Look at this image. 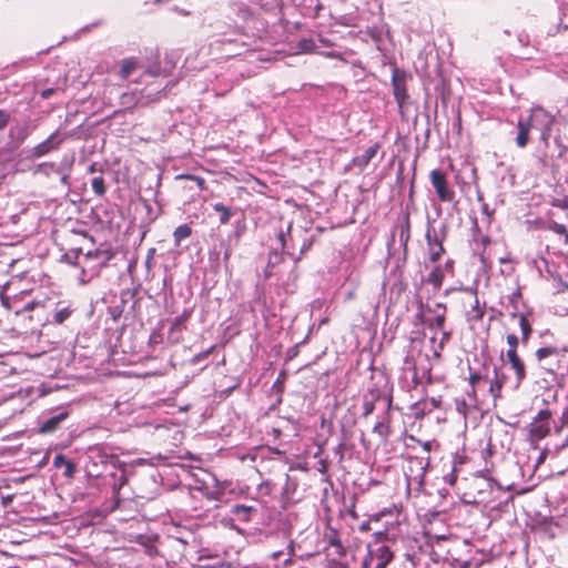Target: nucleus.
Here are the masks:
<instances>
[{
	"label": "nucleus",
	"mask_w": 568,
	"mask_h": 568,
	"mask_svg": "<svg viewBox=\"0 0 568 568\" xmlns=\"http://www.w3.org/2000/svg\"><path fill=\"white\" fill-rule=\"evenodd\" d=\"M555 119L544 109L531 110L529 115L520 116L517 122L516 145L520 149L527 146L529 133L532 128L540 129V140L547 146L552 131Z\"/></svg>",
	"instance_id": "obj_1"
},
{
	"label": "nucleus",
	"mask_w": 568,
	"mask_h": 568,
	"mask_svg": "<svg viewBox=\"0 0 568 568\" xmlns=\"http://www.w3.org/2000/svg\"><path fill=\"white\" fill-rule=\"evenodd\" d=\"M445 294H452V306L467 322L476 323L483 320L485 307L480 306L477 291L469 287L450 288Z\"/></svg>",
	"instance_id": "obj_2"
},
{
	"label": "nucleus",
	"mask_w": 568,
	"mask_h": 568,
	"mask_svg": "<svg viewBox=\"0 0 568 568\" xmlns=\"http://www.w3.org/2000/svg\"><path fill=\"white\" fill-rule=\"evenodd\" d=\"M468 383L470 390L467 392V395L478 405L491 400L493 405L496 406L497 402L503 398V394L494 376L489 378L488 375H483L479 371H471L469 373Z\"/></svg>",
	"instance_id": "obj_3"
},
{
	"label": "nucleus",
	"mask_w": 568,
	"mask_h": 568,
	"mask_svg": "<svg viewBox=\"0 0 568 568\" xmlns=\"http://www.w3.org/2000/svg\"><path fill=\"white\" fill-rule=\"evenodd\" d=\"M278 240L282 250L296 260H300L313 245V236L310 235L308 230L293 229L291 223L287 225L286 233L284 231L278 233Z\"/></svg>",
	"instance_id": "obj_4"
},
{
	"label": "nucleus",
	"mask_w": 568,
	"mask_h": 568,
	"mask_svg": "<svg viewBox=\"0 0 568 568\" xmlns=\"http://www.w3.org/2000/svg\"><path fill=\"white\" fill-rule=\"evenodd\" d=\"M552 413L550 409L545 408L537 413L531 423L528 425V440L530 444L546 438L551 432Z\"/></svg>",
	"instance_id": "obj_5"
},
{
	"label": "nucleus",
	"mask_w": 568,
	"mask_h": 568,
	"mask_svg": "<svg viewBox=\"0 0 568 568\" xmlns=\"http://www.w3.org/2000/svg\"><path fill=\"white\" fill-rule=\"evenodd\" d=\"M429 180L440 202L452 203L455 201V191L450 186L447 174L444 171L439 169L432 170L429 172Z\"/></svg>",
	"instance_id": "obj_6"
},
{
	"label": "nucleus",
	"mask_w": 568,
	"mask_h": 568,
	"mask_svg": "<svg viewBox=\"0 0 568 568\" xmlns=\"http://www.w3.org/2000/svg\"><path fill=\"white\" fill-rule=\"evenodd\" d=\"M394 559V552L386 545H379L374 549H368V552L363 558L361 568H371L372 564L376 561L375 568H386Z\"/></svg>",
	"instance_id": "obj_7"
},
{
	"label": "nucleus",
	"mask_w": 568,
	"mask_h": 568,
	"mask_svg": "<svg viewBox=\"0 0 568 568\" xmlns=\"http://www.w3.org/2000/svg\"><path fill=\"white\" fill-rule=\"evenodd\" d=\"M113 256L114 253L109 248L89 250L83 254V264L92 271L99 272L109 264Z\"/></svg>",
	"instance_id": "obj_8"
},
{
	"label": "nucleus",
	"mask_w": 568,
	"mask_h": 568,
	"mask_svg": "<svg viewBox=\"0 0 568 568\" xmlns=\"http://www.w3.org/2000/svg\"><path fill=\"white\" fill-rule=\"evenodd\" d=\"M193 314V308H185L183 312L172 320L168 339L171 344H179L183 339V332L187 328V322Z\"/></svg>",
	"instance_id": "obj_9"
},
{
	"label": "nucleus",
	"mask_w": 568,
	"mask_h": 568,
	"mask_svg": "<svg viewBox=\"0 0 568 568\" xmlns=\"http://www.w3.org/2000/svg\"><path fill=\"white\" fill-rule=\"evenodd\" d=\"M392 87L393 94L398 104V108L402 110L409 99L407 88H406V73L398 68L393 70L392 74Z\"/></svg>",
	"instance_id": "obj_10"
},
{
	"label": "nucleus",
	"mask_w": 568,
	"mask_h": 568,
	"mask_svg": "<svg viewBox=\"0 0 568 568\" xmlns=\"http://www.w3.org/2000/svg\"><path fill=\"white\" fill-rule=\"evenodd\" d=\"M425 239L427 242L428 257L432 263L438 262L445 253L443 245L444 236H439L435 227L429 226L426 231Z\"/></svg>",
	"instance_id": "obj_11"
},
{
	"label": "nucleus",
	"mask_w": 568,
	"mask_h": 568,
	"mask_svg": "<svg viewBox=\"0 0 568 568\" xmlns=\"http://www.w3.org/2000/svg\"><path fill=\"white\" fill-rule=\"evenodd\" d=\"M63 142V138H59V132L55 131L48 136L44 141L37 144L30 150V159H38L58 150Z\"/></svg>",
	"instance_id": "obj_12"
},
{
	"label": "nucleus",
	"mask_w": 568,
	"mask_h": 568,
	"mask_svg": "<svg viewBox=\"0 0 568 568\" xmlns=\"http://www.w3.org/2000/svg\"><path fill=\"white\" fill-rule=\"evenodd\" d=\"M20 302H21V298L18 295L13 296L12 298H10V297L2 298L3 306L7 310L12 311L16 315H20L21 313H24V312H31L39 307L44 308V306H45L44 302L37 301V300L26 302L22 305H20Z\"/></svg>",
	"instance_id": "obj_13"
},
{
	"label": "nucleus",
	"mask_w": 568,
	"mask_h": 568,
	"mask_svg": "<svg viewBox=\"0 0 568 568\" xmlns=\"http://www.w3.org/2000/svg\"><path fill=\"white\" fill-rule=\"evenodd\" d=\"M509 368L514 372V385L521 386L523 382L527 376L526 364L518 353L511 352L510 355H506Z\"/></svg>",
	"instance_id": "obj_14"
},
{
	"label": "nucleus",
	"mask_w": 568,
	"mask_h": 568,
	"mask_svg": "<svg viewBox=\"0 0 568 568\" xmlns=\"http://www.w3.org/2000/svg\"><path fill=\"white\" fill-rule=\"evenodd\" d=\"M536 358L538 359L540 367L549 373H555V367L548 366L546 359L552 357H559V349L555 346H545L540 347L535 353Z\"/></svg>",
	"instance_id": "obj_15"
},
{
	"label": "nucleus",
	"mask_w": 568,
	"mask_h": 568,
	"mask_svg": "<svg viewBox=\"0 0 568 568\" xmlns=\"http://www.w3.org/2000/svg\"><path fill=\"white\" fill-rule=\"evenodd\" d=\"M493 376L496 379L497 385L501 393H503L504 388L509 392H517L520 387V386L514 385V383H513L514 377L508 376L501 367L495 366L494 371H493Z\"/></svg>",
	"instance_id": "obj_16"
},
{
	"label": "nucleus",
	"mask_w": 568,
	"mask_h": 568,
	"mask_svg": "<svg viewBox=\"0 0 568 568\" xmlns=\"http://www.w3.org/2000/svg\"><path fill=\"white\" fill-rule=\"evenodd\" d=\"M29 136V130L27 126H16L11 128L9 131V150L13 151L14 149L19 148L23 144V142Z\"/></svg>",
	"instance_id": "obj_17"
},
{
	"label": "nucleus",
	"mask_w": 568,
	"mask_h": 568,
	"mask_svg": "<svg viewBox=\"0 0 568 568\" xmlns=\"http://www.w3.org/2000/svg\"><path fill=\"white\" fill-rule=\"evenodd\" d=\"M69 417V412L63 410L60 414L48 418L39 427L40 434L53 433L58 429L59 425Z\"/></svg>",
	"instance_id": "obj_18"
},
{
	"label": "nucleus",
	"mask_w": 568,
	"mask_h": 568,
	"mask_svg": "<svg viewBox=\"0 0 568 568\" xmlns=\"http://www.w3.org/2000/svg\"><path fill=\"white\" fill-rule=\"evenodd\" d=\"M381 398V390L377 387L369 388L367 393L364 395V402H363V416L367 417L369 416L374 409L375 404Z\"/></svg>",
	"instance_id": "obj_19"
},
{
	"label": "nucleus",
	"mask_w": 568,
	"mask_h": 568,
	"mask_svg": "<svg viewBox=\"0 0 568 568\" xmlns=\"http://www.w3.org/2000/svg\"><path fill=\"white\" fill-rule=\"evenodd\" d=\"M379 148H381L379 143H374L364 152V154L355 156L352 160L353 165L361 170L366 168L369 164V162L372 161V159L376 156Z\"/></svg>",
	"instance_id": "obj_20"
},
{
	"label": "nucleus",
	"mask_w": 568,
	"mask_h": 568,
	"mask_svg": "<svg viewBox=\"0 0 568 568\" xmlns=\"http://www.w3.org/2000/svg\"><path fill=\"white\" fill-rule=\"evenodd\" d=\"M408 460H409V466H408V471H406V476L408 478L412 477L413 465H414L418 469V474L414 477V479L415 480L417 479V480L422 481L424 476H425L427 466H428V458L423 459V458H419V457H409Z\"/></svg>",
	"instance_id": "obj_21"
},
{
	"label": "nucleus",
	"mask_w": 568,
	"mask_h": 568,
	"mask_svg": "<svg viewBox=\"0 0 568 568\" xmlns=\"http://www.w3.org/2000/svg\"><path fill=\"white\" fill-rule=\"evenodd\" d=\"M445 280V271L444 267L439 264L435 265L425 282L434 287V290L438 291L443 282Z\"/></svg>",
	"instance_id": "obj_22"
},
{
	"label": "nucleus",
	"mask_w": 568,
	"mask_h": 568,
	"mask_svg": "<svg viewBox=\"0 0 568 568\" xmlns=\"http://www.w3.org/2000/svg\"><path fill=\"white\" fill-rule=\"evenodd\" d=\"M73 308L70 304H65L64 302H59L57 304V308L53 313V320L52 322L57 325L63 324L72 314Z\"/></svg>",
	"instance_id": "obj_23"
},
{
	"label": "nucleus",
	"mask_w": 568,
	"mask_h": 568,
	"mask_svg": "<svg viewBox=\"0 0 568 568\" xmlns=\"http://www.w3.org/2000/svg\"><path fill=\"white\" fill-rule=\"evenodd\" d=\"M325 539L331 547L335 548V552L337 556L343 557L346 555L345 547L343 546L339 534L335 529H329L325 532Z\"/></svg>",
	"instance_id": "obj_24"
},
{
	"label": "nucleus",
	"mask_w": 568,
	"mask_h": 568,
	"mask_svg": "<svg viewBox=\"0 0 568 568\" xmlns=\"http://www.w3.org/2000/svg\"><path fill=\"white\" fill-rule=\"evenodd\" d=\"M513 318H518L519 327L521 331V341L524 344H527V342L530 338V335L532 333V326L527 318V316L523 313H511Z\"/></svg>",
	"instance_id": "obj_25"
},
{
	"label": "nucleus",
	"mask_w": 568,
	"mask_h": 568,
	"mask_svg": "<svg viewBox=\"0 0 568 568\" xmlns=\"http://www.w3.org/2000/svg\"><path fill=\"white\" fill-rule=\"evenodd\" d=\"M53 466L57 468L64 467V476L68 478H72L77 471L74 463L67 459L63 454L54 456Z\"/></svg>",
	"instance_id": "obj_26"
},
{
	"label": "nucleus",
	"mask_w": 568,
	"mask_h": 568,
	"mask_svg": "<svg viewBox=\"0 0 568 568\" xmlns=\"http://www.w3.org/2000/svg\"><path fill=\"white\" fill-rule=\"evenodd\" d=\"M255 511V508L246 505H234L231 508V514L234 515L241 521H248L251 519L252 513Z\"/></svg>",
	"instance_id": "obj_27"
},
{
	"label": "nucleus",
	"mask_w": 568,
	"mask_h": 568,
	"mask_svg": "<svg viewBox=\"0 0 568 568\" xmlns=\"http://www.w3.org/2000/svg\"><path fill=\"white\" fill-rule=\"evenodd\" d=\"M215 212L220 214V223L225 225L230 222L233 216V211L230 206L224 205L223 203H215L213 205Z\"/></svg>",
	"instance_id": "obj_28"
},
{
	"label": "nucleus",
	"mask_w": 568,
	"mask_h": 568,
	"mask_svg": "<svg viewBox=\"0 0 568 568\" xmlns=\"http://www.w3.org/2000/svg\"><path fill=\"white\" fill-rule=\"evenodd\" d=\"M192 235V229L187 224H182L173 232L174 244L179 246L181 242Z\"/></svg>",
	"instance_id": "obj_29"
},
{
	"label": "nucleus",
	"mask_w": 568,
	"mask_h": 568,
	"mask_svg": "<svg viewBox=\"0 0 568 568\" xmlns=\"http://www.w3.org/2000/svg\"><path fill=\"white\" fill-rule=\"evenodd\" d=\"M138 62L134 58L124 59L121 62L120 77L122 79H128L132 72L136 69Z\"/></svg>",
	"instance_id": "obj_30"
},
{
	"label": "nucleus",
	"mask_w": 568,
	"mask_h": 568,
	"mask_svg": "<svg viewBox=\"0 0 568 568\" xmlns=\"http://www.w3.org/2000/svg\"><path fill=\"white\" fill-rule=\"evenodd\" d=\"M373 432L377 434L383 442H387L392 433L390 425L388 422H378L374 426Z\"/></svg>",
	"instance_id": "obj_31"
},
{
	"label": "nucleus",
	"mask_w": 568,
	"mask_h": 568,
	"mask_svg": "<svg viewBox=\"0 0 568 568\" xmlns=\"http://www.w3.org/2000/svg\"><path fill=\"white\" fill-rule=\"evenodd\" d=\"M436 308H440V313L435 316L430 326H434L437 329H443L446 323V305L443 303H436Z\"/></svg>",
	"instance_id": "obj_32"
},
{
	"label": "nucleus",
	"mask_w": 568,
	"mask_h": 568,
	"mask_svg": "<svg viewBox=\"0 0 568 568\" xmlns=\"http://www.w3.org/2000/svg\"><path fill=\"white\" fill-rule=\"evenodd\" d=\"M547 229L555 232L556 234L565 236V244H568V230L564 224H559L555 221L547 223Z\"/></svg>",
	"instance_id": "obj_33"
},
{
	"label": "nucleus",
	"mask_w": 568,
	"mask_h": 568,
	"mask_svg": "<svg viewBox=\"0 0 568 568\" xmlns=\"http://www.w3.org/2000/svg\"><path fill=\"white\" fill-rule=\"evenodd\" d=\"M91 186H92L93 192L98 196H103L106 193L105 182H104V179L102 176L94 178L92 180Z\"/></svg>",
	"instance_id": "obj_34"
},
{
	"label": "nucleus",
	"mask_w": 568,
	"mask_h": 568,
	"mask_svg": "<svg viewBox=\"0 0 568 568\" xmlns=\"http://www.w3.org/2000/svg\"><path fill=\"white\" fill-rule=\"evenodd\" d=\"M176 179L178 180H189V181L194 182L200 191H203L206 189L205 180L201 176H195V175H191V174H180L176 176Z\"/></svg>",
	"instance_id": "obj_35"
},
{
	"label": "nucleus",
	"mask_w": 568,
	"mask_h": 568,
	"mask_svg": "<svg viewBox=\"0 0 568 568\" xmlns=\"http://www.w3.org/2000/svg\"><path fill=\"white\" fill-rule=\"evenodd\" d=\"M506 339H507V344L509 346L506 355H510L511 352L518 353V351H517L518 349V345H519L518 337L515 334H508Z\"/></svg>",
	"instance_id": "obj_36"
},
{
	"label": "nucleus",
	"mask_w": 568,
	"mask_h": 568,
	"mask_svg": "<svg viewBox=\"0 0 568 568\" xmlns=\"http://www.w3.org/2000/svg\"><path fill=\"white\" fill-rule=\"evenodd\" d=\"M215 348H216V346H215V345H212V346H211L210 348H207L206 351L201 352V353H199V354L194 355V356L191 358V361H190V362H191L192 364H194V365H195V364H199L201 361H203V359L207 358V357H209V356L214 352V349H215Z\"/></svg>",
	"instance_id": "obj_37"
},
{
	"label": "nucleus",
	"mask_w": 568,
	"mask_h": 568,
	"mask_svg": "<svg viewBox=\"0 0 568 568\" xmlns=\"http://www.w3.org/2000/svg\"><path fill=\"white\" fill-rule=\"evenodd\" d=\"M163 341V336H162V333L158 329L155 331H152L150 336H149V345L154 347L155 345H159L161 344Z\"/></svg>",
	"instance_id": "obj_38"
},
{
	"label": "nucleus",
	"mask_w": 568,
	"mask_h": 568,
	"mask_svg": "<svg viewBox=\"0 0 568 568\" xmlns=\"http://www.w3.org/2000/svg\"><path fill=\"white\" fill-rule=\"evenodd\" d=\"M11 120V114L4 109H0V131L4 130Z\"/></svg>",
	"instance_id": "obj_39"
},
{
	"label": "nucleus",
	"mask_w": 568,
	"mask_h": 568,
	"mask_svg": "<svg viewBox=\"0 0 568 568\" xmlns=\"http://www.w3.org/2000/svg\"><path fill=\"white\" fill-rule=\"evenodd\" d=\"M551 205L555 206V207H560V209L568 210V196H562V197L554 199L551 201Z\"/></svg>",
	"instance_id": "obj_40"
},
{
	"label": "nucleus",
	"mask_w": 568,
	"mask_h": 568,
	"mask_svg": "<svg viewBox=\"0 0 568 568\" xmlns=\"http://www.w3.org/2000/svg\"><path fill=\"white\" fill-rule=\"evenodd\" d=\"M568 426V409H566L560 418V425L555 427V433L560 434Z\"/></svg>",
	"instance_id": "obj_41"
},
{
	"label": "nucleus",
	"mask_w": 568,
	"mask_h": 568,
	"mask_svg": "<svg viewBox=\"0 0 568 568\" xmlns=\"http://www.w3.org/2000/svg\"><path fill=\"white\" fill-rule=\"evenodd\" d=\"M314 42L312 40H302L300 42V48L304 51H312L314 49Z\"/></svg>",
	"instance_id": "obj_42"
},
{
	"label": "nucleus",
	"mask_w": 568,
	"mask_h": 568,
	"mask_svg": "<svg viewBox=\"0 0 568 568\" xmlns=\"http://www.w3.org/2000/svg\"><path fill=\"white\" fill-rule=\"evenodd\" d=\"M57 92V89H53V88H49V89H45L41 92V98L42 99H49L51 95H53L54 93Z\"/></svg>",
	"instance_id": "obj_43"
},
{
	"label": "nucleus",
	"mask_w": 568,
	"mask_h": 568,
	"mask_svg": "<svg viewBox=\"0 0 568 568\" xmlns=\"http://www.w3.org/2000/svg\"><path fill=\"white\" fill-rule=\"evenodd\" d=\"M547 456H548V449H542L538 457L537 465L542 464L546 460Z\"/></svg>",
	"instance_id": "obj_44"
},
{
	"label": "nucleus",
	"mask_w": 568,
	"mask_h": 568,
	"mask_svg": "<svg viewBox=\"0 0 568 568\" xmlns=\"http://www.w3.org/2000/svg\"><path fill=\"white\" fill-rule=\"evenodd\" d=\"M376 541H383L386 539L387 534L386 531H377L374 534Z\"/></svg>",
	"instance_id": "obj_45"
},
{
	"label": "nucleus",
	"mask_w": 568,
	"mask_h": 568,
	"mask_svg": "<svg viewBox=\"0 0 568 568\" xmlns=\"http://www.w3.org/2000/svg\"><path fill=\"white\" fill-rule=\"evenodd\" d=\"M47 168L53 169L54 168V163H49V162L41 163L38 166V171H42V170H44Z\"/></svg>",
	"instance_id": "obj_46"
},
{
	"label": "nucleus",
	"mask_w": 568,
	"mask_h": 568,
	"mask_svg": "<svg viewBox=\"0 0 568 568\" xmlns=\"http://www.w3.org/2000/svg\"><path fill=\"white\" fill-rule=\"evenodd\" d=\"M420 444V440H417ZM422 447L425 452L429 453L432 450V443L430 442H424L422 443Z\"/></svg>",
	"instance_id": "obj_47"
},
{
	"label": "nucleus",
	"mask_w": 568,
	"mask_h": 568,
	"mask_svg": "<svg viewBox=\"0 0 568 568\" xmlns=\"http://www.w3.org/2000/svg\"><path fill=\"white\" fill-rule=\"evenodd\" d=\"M449 338H450V333H448V332H443V338H442V342H440V344H439L440 349L443 348L444 342H445V341H448Z\"/></svg>",
	"instance_id": "obj_48"
},
{
	"label": "nucleus",
	"mask_w": 568,
	"mask_h": 568,
	"mask_svg": "<svg viewBox=\"0 0 568 568\" xmlns=\"http://www.w3.org/2000/svg\"><path fill=\"white\" fill-rule=\"evenodd\" d=\"M480 244H481L484 247L488 246V245L490 244V237H489V236H483V237L480 239Z\"/></svg>",
	"instance_id": "obj_49"
},
{
	"label": "nucleus",
	"mask_w": 568,
	"mask_h": 568,
	"mask_svg": "<svg viewBox=\"0 0 568 568\" xmlns=\"http://www.w3.org/2000/svg\"><path fill=\"white\" fill-rule=\"evenodd\" d=\"M359 530H361V531H369V530H371L369 521L363 523V524L359 526Z\"/></svg>",
	"instance_id": "obj_50"
},
{
	"label": "nucleus",
	"mask_w": 568,
	"mask_h": 568,
	"mask_svg": "<svg viewBox=\"0 0 568 568\" xmlns=\"http://www.w3.org/2000/svg\"><path fill=\"white\" fill-rule=\"evenodd\" d=\"M568 447V434L566 435L564 442L558 446V449H564Z\"/></svg>",
	"instance_id": "obj_51"
},
{
	"label": "nucleus",
	"mask_w": 568,
	"mask_h": 568,
	"mask_svg": "<svg viewBox=\"0 0 568 568\" xmlns=\"http://www.w3.org/2000/svg\"><path fill=\"white\" fill-rule=\"evenodd\" d=\"M72 251L74 252L75 258H79L80 255L82 254V248L81 247L74 248Z\"/></svg>",
	"instance_id": "obj_52"
},
{
	"label": "nucleus",
	"mask_w": 568,
	"mask_h": 568,
	"mask_svg": "<svg viewBox=\"0 0 568 568\" xmlns=\"http://www.w3.org/2000/svg\"><path fill=\"white\" fill-rule=\"evenodd\" d=\"M384 514H385L384 511L376 514V515L372 516L371 520L378 521Z\"/></svg>",
	"instance_id": "obj_53"
},
{
	"label": "nucleus",
	"mask_w": 568,
	"mask_h": 568,
	"mask_svg": "<svg viewBox=\"0 0 568 568\" xmlns=\"http://www.w3.org/2000/svg\"><path fill=\"white\" fill-rule=\"evenodd\" d=\"M3 505H8L12 500V496L3 497Z\"/></svg>",
	"instance_id": "obj_54"
},
{
	"label": "nucleus",
	"mask_w": 568,
	"mask_h": 568,
	"mask_svg": "<svg viewBox=\"0 0 568 568\" xmlns=\"http://www.w3.org/2000/svg\"><path fill=\"white\" fill-rule=\"evenodd\" d=\"M285 479H286V487H285L284 491L287 493L290 489V487H288L290 476L287 474L285 475Z\"/></svg>",
	"instance_id": "obj_55"
},
{
	"label": "nucleus",
	"mask_w": 568,
	"mask_h": 568,
	"mask_svg": "<svg viewBox=\"0 0 568 568\" xmlns=\"http://www.w3.org/2000/svg\"><path fill=\"white\" fill-rule=\"evenodd\" d=\"M477 199H478V201H480V202H483V201H484V195H483V193H481L479 190L477 191Z\"/></svg>",
	"instance_id": "obj_56"
},
{
	"label": "nucleus",
	"mask_w": 568,
	"mask_h": 568,
	"mask_svg": "<svg viewBox=\"0 0 568 568\" xmlns=\"http://www.w3.org/2000/svg\"><path fill=\"white\" fill-rule=\"evenodd\" d=\"M288 549H290L288 554H290V556H292L294 554V547H293V542L292 541L288 544Z\"/></svg>",
	"instance_id": "obj_57"
},
{
	"label": "nucleus",
	"mask_w": 568,
	"mask_h": 568,
	"mask_svg": "<svg viewBox=\"0 0 568 568\" xmlns=\"http://www.w3.org/2000/svg\"><path fill=\"white\" fill-rule=\"evenodd\" d=\"M349 515H351L354 519H356V518L358 517L354 508L349 510Z\"/></svg>",
	"instance_id": "obj_58"
},
{
	"label": "nucleus",
	"mask_w": 568,
	"mask_h": 568,
	"mask_svg": "<svg viewBox=\"0 0 568 568\" xmlns=\"http://www.w3.org/2000/svg\"><path fill=\"white\" fill-rule=\"evenodd\" d=\"M429 311L435 313L436 315L440 313V308H436V305L433 308H429Z\"/></svg>",
	"instance_id": "obj_59"
},
{
	"label": "nucleus",
	"mask_w": 568,
	"mask_h": 568,
	"mask_svg": "<svg viewBox=\"0 0 568 568\" xmlns=\"http://www.w3.org/2000/svg\"><path fill=\"white\" fill-rule=\"evenodd\" d=\"M483 212L488 214V204L487 203L483 204Z\"/></svg>",
	"instance_id": "obj_60"
},
{
	"label": "nucleus",
	"mask_w": 568,
	"mask_h": 568,
	"mask_svg": "<svg viewBox=\"0 0 568 568\" xmlns=\"http://www.w3.org/2000/svg\"><path fill=\"white\" fill-rule=\"evenodd\" d=\"M125 483H126V477L125 476H121L120 485H124Z\"/></svg>",
	"instance_id": "obj_61"
},
{
	"label": "nucleus",
	"mask_w": 568,
	"mask_h": 568,
	"mask_svg": "<svg viewBox=\"0 0 568 568\" xmlns=\"http://www.w3.org/2000/svg\"><path fill=\"white\" fill-rule=\"evenodd\" d=\"M281 555H282L281 551H276V552H273L272 557L276 559V558H280Z\"/></svg>",
	"instance_id": "obj_62"
},
{
	"label": "nucleus",
	"mask_w": 568,
	"mask_h": 568,
	"mask_svg": "<svg viewBox=\"0 0 568 568\" xmlns=\"http://www.w3.org/2000/svg\"><path fill=\"white\" fill-rule=\"evenodd\" d=\"M95 171V168H94V164H92L90 168H89V172H94Z\"/></svg>",
	"instance_id": "obj_63"
},
{
	"label": "nucleus",
	"mask_w": 568,
	"mask_h": 568,
	"mask_svg": "<svg viewBox=\"0 0 568 568\" xmlns=\"http://www.w3.org/2000/svg\"><path fill=\"white\" fill-rule=\"evenodd\" d=\"M335 568H347V567H346V566H344V565H341V564H339V565H337Z\"/></svg>",
	"instance_id": "obj_64"
}]
</instances>
